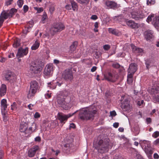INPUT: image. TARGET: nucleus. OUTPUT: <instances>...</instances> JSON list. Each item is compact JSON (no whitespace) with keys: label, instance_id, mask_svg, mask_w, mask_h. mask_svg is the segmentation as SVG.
I'll return each instance as SVG.
<instances>
[{"label":"nucleus","instance_id":"nucleus-4","mask_svg":"<svg viewBox=\"0 0 159 159\" xmlns=\"http://www.w3.org/2000/svg\"><path fill=\"white\" fill-rule=\"evenodd\" d=\"M39 89V85L36 81H32L30 83V89L28 91L27 97L29 98L34 97Z\"/></svg>","mask_w":159,"mask_h":159},{"label":"nucleus","instance_id":"nucleus-59","mask_svg":"<svg viewBox=\"0 0 159 159\" xmlns=\"http://www.w3.org/2000/svg\"><path fill=\"white\" fill-rule=\"evenodd\" d=\"M113 159H124L121 156H115Z\"/></svg>","mask_w":159,"mask_h":159},{"label":"nucleus","instance_id":"nucleus-8","mask_svg":"<svg viewBox=\"0 0 159 159\" xmlns=\"http://www.w3.org/2000/svg\"><path fill=\"white\" fill-rule=\"evenodd\" d=\"M132 17L136 20L142 19L144 17V15L143 13L138 10H134L131 13Z\"/></svg>","mask_w":159,"mask_h":159},{"label":"nucleus","instance_id":"nucleus-38","mask_svg":"<svg viewBox=\"0 0 159 159\" xmlns=\"http://www.w3.org/2000/svg\"><path fill=\"white\" fill-rule=\"evenodd\" d=\"M55 4L54 3H52L49 6V10L51 14L53 13V12L55 10Z\"/></svg>","mask_w":159,"mask_h":159},{"label":"nucleus","instance_id":"nucleus-16","mask_svg":"<svg viewBox=\"0 0 159 159\" xmlns=\"http://www.w3.org/2000/svg\"><path fill=\"white\" fill-rule=\"evenodd\" d=\"M139 144L143 150L147 148L151 147L150 142L148 141L141 140Z\"/></svg>","mask_w":159,"mask_h":159},{"label":"nucleus","instance_id":"nucleus-27","mask_svg":"<svg viewBox=\"0 0 159 159\" xmlns=\"http://www.w3.org/2000/svg\"><path fill=\"white\" fill-rule=\"evenodd\" d=\"M131 47L133 51L136 53H139L143 51L142 49L140 48H137L133 44L131 45Z\"/></svg>","mask_w":159,"mask_h":159},{"label":"nucleus","instance_id":"nucleus-18","mask_svg":"<svg viewBox=\"0 0 159 159\" xmlns=\"http://www.w3.org/2000/svg\"><path fill=\"white\" fill-rule=\"evenodd\" d=\"M137 69V64L134 63H132L129 65L128 71H129V72L134 73Z\"/></svg>","mask_w":159,"mask_h":159},{"label":"nucleus","instance_id":"nucleus-63","mask_svg":"<svg viewBox=\"0 0 159 159\" xmlns=\"http://www.w3.org/2000/svg\"><path fill=\"white\" fill-rule=\"evenodd\" d=\"M153 157L155 159H157L159 158V155L157 153H155L154 154Z\"/></svg>","mask_w":159,"mask_h":159},{"label":"nucleus","instance_id":"nucleus-20","mask_svg":"<svg viewBox=\"0 0 159 159\" xmlns=\"http://www.w3.org/2000/svg\"><path fill=\"white\" fill-rule=\"evenodd\" d=\"M7 100L5 99H3L1 101V112L7 111H6L7 108Z\"/></svg>","mask_w":159,"mask_h":159},{"label":"nucleus","instance_id":"nucleus-35","mask_svg":"<svg viewBox=\"0 0 159 159\" xmlns=\"http://www.w3.org/2000/svg\"><path fill=\"white\" fill-rule=\"evenodd\" d=\"M147 148L144 149V151L147 155H152L153 153V151L151 149V148Z\"/></svg>","mask_w":159,"mask_h":159},{"label":"nucleus","instance_id":"nucleus-11","mask_svg":"<svg viewBox=\"0 0 159 159\" xmlns=\"http://www.w3.org/2000/svg\"><path fill=\"white\" fill-rule=\"evenodd\" d=\"M10 17L9 10H4L0 15V28L2 26L4 20Z\"/></svg>","mask_w":159,"mask_h":159},{"label":"nucleus","instance_id":"nucleus-52","mask_svg":"<svg viewBox=\"0 0 159 159\" xmlns=\"http://www.w3.org/2000/svg\"><path fill=\"white\" fill-rule=\"evenodd\" d=\"M40 115L39 113L38 112H36L34 115V117L35 118H38L40 117Z\"/></svg>","mask_w":159,"mask_h":159},{"label":"nucleus","instance_id":"nucleus-39","mask_svg":"<svg viewBox=\"0 0 159 159\" xmlns=\"http://www.w3.org/2000/svg\"><path fill=\"white\" fill-rule=\"evenodd\" d=\"M32 27V25L31 26H27L26 27H25V29L23 30V33L24 34H26L28 32L30 31L31 27Z\"/></svg>","mask_w":159,"mask_h":159},{"label":"nucleus","instance_id":"nucleus-62","mask_svg":"<svg viewBox=\"0 0 159 159\" xmlns=\"http://www.w3.org/2000/svg\"><path fill=\"white\" fill-rule=\"evenodd\" d=\"M110 115L112 116H115L116 115V112L115 111H113L110 112Z\"/></svg>","mask_w":159,"mask_h":159},{"label":"nucleus","instance_id":"nucleus-10","mask_svg":"<svg viewBox=\"0 0 159 159\" xmlns=\"http://www.w3.org/2000/svg\"><path fill=\"white\" fill-rule=\"evenodd\" d=\"M62 77L66 80H71L73 79L72 72L71 69H67L64 70L62 75Z\"/></svg>","mask_w":159,"mask_h":159},{"label":"nucleus","instance_id":"nucleus-28","mask_svg":"<svg viewBox=\"0 0 159 159\" xmlns=\"http://www.w3.org/2000/svg\"><path fill=\"white\" fill-rule=\"evenodd\" d=\"M108 30L110 33L116 35H118L119 33L118 30L114 29L109 28Z\"/></svg>","mask_w":159,"mask_h":159},{"label":"nucleus","instance_id":"nucleus-9","mask_svg":"<svg viewBox=\"0 0 159 159\" xmlns=\"http://www.w3.org/2000/svg\"><path fill=\"white\" fill-rule=\"evenodd\" d=\"M104 78L108 81L114 82L118 78V75L116 74H112L110 72H108L107 74L104 75Z\"/></svg>","mask_w":159,"mask_h":159},{"label":"nucleus","instance_id":"nucleus-44","mask_svg":"<svg viewBox=\"0 0 159 159\" xmlns=\"http://www.w3.org/2000/svg\"><path fill=\"white\" fill-rule=\"evenodd\" d=\"M152 136L154 138H156L159 136V132L156 131L154 132L152 134Z\"/></svg>","mask_w":159,"mask_h":159},{"label":"nucleus","instance_id":"nucleus-1","mask_svg":"<svg viewBox=\"0 0 159 159\" xmlns=\"http://www.w3.org/2000/svg\"><path fill=\"white\" fill-rule=\"evenodd\" d=\"M96 108L93 106L79 111V117L81 120H88L93 117L96 113Z\"/></svg>","mask_w":159,"mask_h":159},{"label":"nucleus","instance_id":"nucleus-64","mask_svg":"<svg viewBox=\"0 0 159 159\" xmlns=\"http://www.w3.org/2000/svg\"><path fill=\"white\" fill-rule=\"evenodd\" d=\"M75 125L73 123H71L70 124V128H75Z\"/></svg>","mask_w":159,"mask_h":159},{"label":"nucleus","instance_id":"nucleus-29","mask_svg":"<svg viewBox=\"0 0 159 159\" xmlns=\"http://www.w3.org/2000/svg\"><path fill=\"white\" fill-rule=\"evenodd\" d=\"M39 42L38 40H36L31 47L32 50H35L37 49L39 47Z\"/></svg>","mask_w":159,"mask_h":159},{"label":"nucleus","instance_id":"nucleus-54","mask_svg":"<svg viewBox=\"0 0 159 159\" xmlns=\"http://www.w3.org/2000/svg\"><path fill=\"white\" fill-rule=\"evenodd\" d=\"M133 81V78H127V82L128 84H132Z\"/></svg>","mask_w":159,"mask_h":159},{"label":"nucleus","instance_id":"nucleus-15","mask_svg":"<svg viewBox=\"0 0 159 159\" xmlns=\"http://www.w3.org/2000/svg\"><path fill=\"white\" fill-rule=\"evenodd\" d=\"M7 80L11 82L14 80L15 76L13 73L11 71H8L6 73L5 75H4Z\"/></svg>","mask_w":159,"mask_h":159},{"label":"nucleus","instance_id":"nucleus-14","mask_svg":"<svg viewBox=\"0 0 159 159\" xmlns=\"http://www.w3.org/2000/svg\"><path fill=\"white\" fill-rule=\"evenodd\" d=\"M28 52V48H25V49L20 48L18 50L17 56L19 57H22L26 55Z\"/></svg>","mask_w":159,"mask_h":159},{"label":"nucleus","instance_id":"nucleus-32","mask_svg":"<svg viewBox=\"0 0 159 159\" xmlns=\"http://www.w3.org/2000/svg\"><path fill=\"white\" fill-rule=\"evenodd\" d=\"M71 7L74 11L77 10L78 6L77 3L74 1L71 2Z\"/></svg>","mask_w":159,"mask_h":159},{"label":"nucleus","instance_id":"nucleus-25","mask_svg":"<svg viewBox=\"0 0 159 159\" xmlns=\"http://www.w3.org/2000/svg\"><path fill=\"white\" fill-rule=\"evenodd\" d=\"M150 92L153 97V94L159 93V87L157 86L153 87L151 89Z\"/></svg>","mask_w":159,"mask_h":159},{"label":"nucleus","instance_id":"nucleus-43","mask_svg":"<svg viewBox=\"0 0 159 159\" xmlns=\"http://www.w3.org/2000/svg\"><path fill=\"white\" fill-rule=\"evenodd\" d=\"M48 85H49L48 86H49L50 88L51 89H54L56 87V85L55 84H54V83L52 82H49L48 83Z\"/></svg>","mask_w":159,"mask_h":159},{"label":"nucleus","instance_id":"nucleus-37","mask_svg":"<svg viewBox=\"0 0 159 159\" xmlns=\"http://www.w3.org/2000/svg\"><path fill=\"white\" fill-rule=\"evenodd\" d=\"M20 44V41L19 39H16L14 41V43L13 45V47L17 48L19 47Z\"/></svg>","mask_w":159,"mask_h":159},{"label":"nucleus","instance_id":"nucleus-22","mask_svg":"<svg viewBox=\"0 0 159 159\" xmlns=\"http://www.w3.org/2000/svg\"><path fill=\"white\" fill-rule=\"evenodd\" d=\"M127 24L129 27L133 29H135L138 27L137 24L131 20H129L127 22Z\"/></svg>","mask_w":159,"mask_h":159},{"label":"nucleus","instance_id":"nucleus-41","mask_svg":"<svg viewBox=\"0 0 159 159\" xmlns=\"http://www.w3.org/2000/svg\"><path fill=\"white\" fill-rule=\"evenodd\" d=\"M34 10L37 11V13H40L43 11V9L42 7L38 8L37 7H34Z\"/></svg>","mask_w":159,"mask_h":159},{"label":"nucleus","instance_id":"nucleus-2","mask_svg":"<svg viewBox=\"0 0 159 159\" xmlns=\"http://www.w3.org/2000/svg\"><path fill=\"white\" fill-rule=\"evenodd\" d=\"M110 141L109 139L107 138L104 141L102 139L100 140L95 147L96 149L101 153H105L107 152L109 148H111L112 146Z\"/></svg>","mask_w":159,"mask_h":159},{"label":"nucleus","instance_id":"nucleus-46","mask_svg":"<svg viewBox=\"0 0 159 159\" xmlns=\"http://www.w3.org/2000/svg\"><path fill=\"white\" fill-rule=\"evenodd\" d=\"M23 11L24 13L26 12L29 10V7L27 5H25L23 7Z\"/></svg>","mask_w":159,"mask_h":159},{"label":"nucleus","instance_id":"nucleus-26","mask_svg":"<svg viewBox=\"0 0 159 159\" xmlns=\"http://www.w3.org/2000/svg\"><path fill=\"white\" fill-rule=\"evenodd\" d=\"M78 45V42L75 41L70 46V49L71 52H74L75 51L76 48Z\"/></svg>","mask_w":159,"mask_h":159},{"label":"nucleus","instance_id":"nucleus-21","mask_svg":"<svg viewBox=\"0 0 159 159\" xmlns=\"http://www.w3.org/2000/svg\"><path fill=\"white\" fill-rule=\"evenodd\" d=\"M58 25L54 24L52 25L50 29V34L52 35H54L57 32H59V29L57 28Z\"/></svg>","mask_w":159,"mask_h":159},{"label":"nucleus","instance_id":"nucleus-50","mask_svg":"<svg viewBox=\"0 0 159 159\" xmlns=\"http://www.w3.org/2000/svg\"><path fill=\"white\" fill-rule=\"evenodd\" d=\"M134 73L129 72V71H128V74L127 75V78H133V74Z\"/></svg>","mask_w":159,"mask_h":159},{"label":"nucleus","instance_id":"nucleus-53","mask_svg":"<svg viewBox=\"0 0 159 159\" xmlns=\"http://www.w3.org/2000/svg\"><path fill=\"white\" fill-rule=\"evenodd\" d=\"M154 17V15L152 14L151 15V16H148V18H147V20L149 21H151L152 20V17Z\"/></svg>","mask_w":159,"mask_h":159},{"label":"nucleus","instance_id":"nucleus-34","mask_svg":"<svg viewBox=\"0 0 159 159\" xmlns=\"http://www.w3.org/2000/svg\"><path fill=\"white\" fill-rule=\"evenodd\" d=\"M56 25H58L57 28L59 29V32H60L65 29V26L64 25L61 23L56 24Z\"/></svg>","mask_w":159,"mask_h":159},{"label":"nucleus","instance_id":"nucleus-19","mask_svg":"<svg viewBox=\"0 0 159 159\" xmlns=\"http://www.w3.org/2000/svg\"><path fill=\"white\" fill-rule=\"evenodd\" d=\"M152 31L151 30H147L144 32V36L146 39L148 40L152 38L153 37Z\"/></svg>","mask_w":159,"mask_h":159},{"label":"nucleus","instance_id":"nucleus-49","mask_svg":"<svg viewBox=\"0 0 159 159\" xmlns=\"http://www.w3.org/2000/svg\"><path fill=\"white\" fill-rule=\"evenodd\" d=\"M112 66L113 67L116 68H118L120 67V65L118 63L113 64Z\"/></svg>","mask_w":159,"mask_h":159},{"label":"nucleus","instance_id":"nucleus-57","mask_svg":"<svg viewBox=\"0 0 159 159\" xmlns=\"http://www.w3.org/2000/svg\"><path fill=\"white\" fill-rule=\"evenodd\" d=\"M154 25L155 26L159 27V20L157 19Z\"/></svg>","mask_w":159,"mask_h":159},{"label":"nucleus","instance_id":"nucleus-47","mask_svg":"<svg viewBox=\"0 0 159 159\" xmlns=\"http://www.w3.org/2000/svg\"><path fill=\"white\" fill-rule=\"evenodd\" d=\"M13 0H6L5 5L8 6L11 5Z\"/></svg>","mask_w":159,"mask_h":159},{"label":"nucleus","instance_id":"nucleus-48","mask_svg":"<svg viewBox=\"0 0 159 159\" xmlns=\"http://www.w3.org/2000/svg\"><path fill=\"white\" fill-rule=\"evenodd\" d=\"M16 104L15 102H14L11 105V109L12 110H14L16 108Z\"/></svg>","mask_w":159,"mask_h":159},{"label":"nucleus","instance_id":"nucleus-30","mask_svg":"<svg viewBox=\"0 0 159 159\" xmlns=\"http://www.w3.org/2000/svg\"><path fill=\"white\" fill-rule=\"evenodd\" d=\"M1 112L3 116V120L5 122H7L9 119L8 116L7 115V111H2Z\"/></svg>","mask_w":159,"mask_h":159},{"label":"nucleus","instance_id":"nucleus-61","mask_svg":"<svg viewBox=\"0 0 159 159\" xmlns=\"http://www.w3.org/2000/svg\"><path fill=\"white\" fill-rule=\"evenodd\" d=\"M41 140V138L39 136H37L35 138V141L36 142H40Z\"/></svg>","mask_w":159,"mask_h":159},{"label":"nucleus","instance_id":"nucleus-51","mask_svg":"<svg viewBox=\"0 0 159 159\" xmlns=\"http://www.w3.org/2000/svg\"><path fill=\"white\" fill-rule=\"evenodd\" d=\"M47 17V16L46 14H43L42 19V22L43 23H44V21Z\"/></svg>","mask_w":159,"mask_h":159},{"label":"nucleus","instance_id":"nucleus-31","mask_svg":"<svg viewBox=\"0 0 159 159\" xmlns=\"http://www.w3.org/2000/svg\"><path fill=\"white\" fill-rule=\"evenodd\" d=\"M17 9L15 8H12L10 11L9 10V13L10 15V18L12 17L15 13L17 12Z\"/></svg>","mask_w":159,"mask_h":159},{"label":"nucleus","instance_id":"nucleus-13","mask_svg":"<svg viewBox=\"0 0 159 159\" xmlns=\"http://www.w3.org/2000/svg\"><path fill=\"white\" fill-rule=\"evenodd\" d=\"M39 147L38 145H34L29 149L28 151V156L29 157H34L37 152L39 149Z\"/></svg>","mask_w":159,"mask_h":159},{"label":"nucleus","instance_id":"nucleus-40","mask_svg":"<svg viewBox=\"0 0 159 159\" xmlns=\"http://www.w3.org/2000/svg\"><path fill=\"white\" fill-rule=\"evenodd\" d=\"M17 4L19 8H21L24 4L23 0H18L17 2Z\"/></svg>","mask_w":159,"mask_h":159},{"label":"nucleus","instance_id":"nucleus-5","mask_svg":"<svg viewBox=\"0 0 159 159\" xmlns=\"http://www.w3.org/2000/svg\"><path fill=\"white\" fill-rule=\"evenodd\" d=\"M43 66L38 62H31L30 66V71L32 74H36L40 72Z\"/></svg>","mask_w":159,"mask_h":159},{"label":"nucleus","instance_id":"nucleus-6","mask_svg":"<svg viewBox=\"0 0 159 159\" xmlns=\"http://www.w3.org/2000/svg\"><path fill=\"white\" fill-rule=\"evenodd\" d=\"M78 111H76L72 114L70 113L67 115L63 114L62 113H58L57 114L58 119L60 121L61 123L64 124L65 123V121H66L68 118L72 116Z\"/></svg>","mask_w":159,"mask_h":159},{"label":"nucleus","instance_id":"nucleus-24","mask_svg":"<svg viewBox=\"0 0 159 159\" xmlns=\"http://www.w3.org/2000/svg\"><path fill=\"white\" fill-rule=\"evenodd\" d=\"M155 61L153 59H147L145 61V65L147 69H148L151 65H152L154 64Z\"/></svg>","mask_w":159,"mask_h":159},{"label":"nucleus","instance_id":"nucleus-55","mask_svg":"<svg viewBox=\"0 0 159 159\" xmlns=\"http://www.w3.org/2000/svg\"><path fill=\"white\" fill-rule=\"evenodd\" d=\"M71 145H72L70 144L67 143L64 145V147L66 148L67 149H69L70 148Z\"/></svg>","mask_w":159,"mask_h":159},{"label":"nucleus","instance_id":"nucleus-45","mask_svg":"<svg viewBox=\"0 0 159 159\" xmlns=\"http://www.w3.org/2000/svg\"><path fill=\"white\" fill-rule=\"evenodd\" d=\"M104 49L105 51H107L110 48V46L108 44L105 45L103 46Z\"/></svg>","mask_w":159,"mask_h":159},{"label":"nucleus","instance_id":"nucleus-33","mask_svg":"<svg viewBox=\"0 0 159 159\" xmlns=\"http://www.w3.org/2000/svg\"><path fill=\"white\" fill-rule=\"evenodd\" d=\"M152 100L155 102H159V93L157 94H153Z\"/></svg>","mask_w":159,"mask_h":159},{"label":"nucleus","instance_id":"nucleus-7","mask_svg":"<svg viewBox=\"0 0 159 159\" xmlns=\"http://www.w3.org/2000/svg\"><path fill=\"white\" fill-rule=\"evenodd\" d=\"M57 102L60 107L66 109L68 107V103L65 101L62 95H59L57 98Z\"/></svg>","mask_w":159,"mask_h":159},{"label":"nucleus","instance_id":"nucleus-60","mask_svg":"<svg viewBox=\"0 0 159 159\" xmlns=\"http://www.w3.org/2000/svg\"><path fill=\"white\" fill-rule=\"evenodd\" d=\"M66 9L68 10H70L71 9V5H67L66 6Z\"/></svg>","mask_w":159,"mask_h":159},{"label":"nucleus","instance_id":"nucleus-58","mask_svg":"<svg viewBox=\"0 0 159 159\" xmlns=\"http://www.w3.org/2000/svg\"><path fill=\"white\" fill-rule=\"evenodd\" d=\"M98 18V17L96 15H93L91 17V19L93 20H96Z\"/></svg>","mask_w":159,"mask_h":159},{"label":"nucleus","instance_id":"nucleus-3","mask_svg":"<svg viewBox=\"0 0 159 159\" xmlns=\"http://www.w3.org/2000/svg\"><path fill=\"white\" fill-rule=\"evenodd\" d=\"M28 125L25 122L22 123L20 124V131L21 132L24 133L25 134L29 135L34 131L37 129L36 124L33 123L31 126L28 129Z\"/></svg>","mask_w":159,"mask_h":159},{"label":"nucleus","instance_id":"nucleus-17","mask_svg":"<svg viewBox=\"0 0 159 159\" xmlns=\"http://www.w3.org/2000/svg\"><path fill=\"white\" fill-rule=\"evenodd\" d=\"M105 5L109 8L114 9L116 8L117 4L116 3L113 1L107 0L105 2Z\"/></svg>","mask_w":159,"mask_h":159},{"label":"nucleus","instance_id":"nucleus-42","mask_svg":"<svg viewBox=\"0 0 159 159\" xmlns=\"http://www.w3.org/2000/svg\"><path fill=\"white\" fill-rule=\"evenodd\" d=\"M94 31L95 32H98V30L97 28L98 27V22H96L94 25Z\"/></svg>","mask_w":159,"mask_h":159},{"label":"nucleus","instance_id":"nucleus-36","mask_svg":"<svg viewBox=\"0 0 159 159\" xmlns=\"http://www.w3.org/2000/svg\"><path fill=\"white\" fill-rule=\"evenodd\" d=\"M90 0H77V2L82 4H87Z\"/></svg>","mask_w":159,"mask_h":159},{"label":"nucleus","instance_id":"nucleus-23","mask_svg":"<svg viewBox=\"0 0 159 159\" xmlns=\"http://www.w3.org/2000/svg\"><path fill=\"white\" fill-rule=\"evenodd\" d=\"M7 88L5 84H3L2 85L0 89V96H2L4 95L6 93Z\"/></svg>","mask_w":159,"mask_h":159},{"label":"nucleus","instance_id":"nucleus-12","mask_svg":"<svg viewBox=\"0 0 159 159\" xmlns=\"http://www.w3.org/2000/svg\"><path fill=\"white\" fill-rule=\"evenodd\" d=\"M53 71V64H48L46 66L43 71V74L46 76H50L52 74Z\"/></svg>","mask_w":159,"mask_h":159},{"label":"nucleus","instance_id":"nucleus-56","mask_svg":"<svg viewBox=\"0 0 159 159\" xmlns=\"http://www.w3.org/2000/svg\"><path fill=\"white\" fill-rule=\"evenodd\" d=\"M51 93H47L45 94V96L46 98L48 99L51 97Z\"/></svg>","mask_w":159,"mask_h":159}]
</instances>
